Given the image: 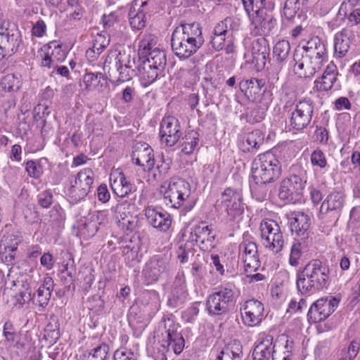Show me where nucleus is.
<instances>
[{
	"label": "nucleus",
	"instance_id": "1",
	"mask_svg": "<svg viewBox=\"0 0 360 360\" xmlns=\"http://www.w3.org/2000/svg\"><path fill=\"white\" fill-rule=\"evenodd\" d=\"M328 55L326 44L319 37L302 42L301 49L295 51L294 71L300 77L309 78L319 71Z\"/></svg>",
	"mask_w": 360,
	"mask_h": 360
},
{
	"label": "nucleus",
	"instance_id": "2",
	"mask_svg": "<svg viewBox=\"0 0 360 360\" xmlns=\"http://www.w3.org/2000/svg\"><path fill=\"white\" fill-rule=\"evenodd\" d=\"M205 43L202 27L199 22H185L172 32L171 46L174 54L181 60L194 55Z\"/></svg>",
	"mask_w": 360,
	"mask_h": 360
},
{
	"label": "nucleus",
	"instance_id": "3",
	"mask_svg": "<svg viewBox=\"0 0 360 360\" xmlns=\"http://www.w3.org/2000/svg\"><path fill=\"white\" fill-rule=\"evenodd\" d=\"M329 268L319 259L309 262L296 274V288L301 295L312 294L324 288L330 283Z\"/></svg>",
	"mask_w": 360,
	"mask_h": 360
},
{
	"label": "nucleus",
	"instance_id": "4",
	"mask_svg": "<svg viewBox=\"0 0 360 360\" xmlns=\"http://www.w3.org/2000/svg\"><path fill=\"white\" fill-rule=\"evenodd\" d=\"M179 328L172 314L162 317L157 333L158 346L156 347L157 352H154L155 360H167L166 354L169 351L171 345L176 354H179L183 351L185 341L181 333L178 331Z\"/></svg>",
	"mask_w": 360,
	"mask_h": 360
},
{
	"label": "nucleus",
	"instance_id": "5",
	"mask_svg": "<svg viewBox=\"0 0 360 360\" xmlns=\"http://www.w3.org/2000/svg\"><path fill=\"white\" fill-rule=\"evenodd\" d=\"M163 200L167 206L181 209L180 212L184 214L191 211L196 203V198L191 196L190 184L178 177L169 180Z\"/></svg>",
	"mask_w": 360,
	"mask_h": 360
},
{
	"label": "nucleus",
	"instance_id": "6",
	"mask_svg": "<svg viewBox=\"0 0 360 360\" xmlns=\"http://www.w3.org/2000/svg\"><path fill=\"white\" fill-rule=\"evenodd\" d=\"M307 181V171L300 166L292 167L290 174L281 182L279 199L286 204L301 203Z\"/></svg>",
	"mask_w": 360,
	"mask_h": 360
},
{
	"label": "nucleus",
	"instance_id": "7",
	"mask_svg": "<svg viewBox=\"0 0 360 360\" xmlns=\"http://www.w3.org/2000/svg\"><path fill=\"white\" fill-rule=\"evenodd\" d=\"M251 171L254 182L272 183L280 177L282 168L276 155L267 151L253 160Z\"/></svg>",
	"mask_w": 360,
	"mask_h": 360
},
{
	"label": "nucleus",
	"instance_id": "8",
	"mask_svg": "<svg viewBox=\"0 0 360 360\" xmlns=\"http://www.w3.org/2000/svg\"><path fill=\"white\" fill-rule=\"evenodd\" d=\"M235 293L228 288H221L210 295L206 300V309L212 316L227 314L235 304Z\"/></svg>",
	"mask_w": 360,
	"mask_h": 360
},
{
	"label": "nucleus",
	"instance_id": "9",
	"mask_svg": "<svg viewBox=\"0 0 360 360\" xmlns=\"http://www.w3.org/2000/svg\"><path fill=\"white\" fill-rule=\"evenodd\" d=\"M314 112V103L309 98H304L296 103L288 121L290 130L302 132L311 122Z\"/></svg>",
	"mask_w": 360,
	"mask_h": 360
},
{
	"label": "nucleus",
	"instance_id": "10",
	"mask_svg": "<svg viewBox=\"0 0 360 360\" xmlns=\"http://www.w3.org/2000/svg\"><path fill=\"white\" fill-rule=\"evenodd\" d=\"M22 43L21 33L14 25H0V60L13 55Z\"/></svg>",
	"mask_w": 360,
	"mask_h": 360
},
{
	"label": "nucleus",
	"instance_id": "11",
	"mask_svg": "<svg viewBox=\"0 0 360 360\" xmlns=\"http://www.w3.org/2000/svg\"><path fill=\"white\" fill-rule=\"evenodd\" d=\"M340 300L335 297L321 298L310 307L307 317L309 322L318 323L326 319L338 307Z\"/></svg>",
	"mask_w": 360,
	"mask_h": 360
},
{
	"label": "nucleus",
	"instance_id": "12",
	"mask_svg": "<svg viewBox=\"0 0 360 360\" xmlns=\"http://www.w3.org/2000/svg\"><path fill=\"white\" fill-rule=\"evenodd\" d=\"M94 173L91 168H85L77 174L69 188V194L75 200L84 198L89 192L94 183Z\"/></svg>",
	"mask_w": 360,
	"mask_h": 360
},
{
	"label": "nucleus",
	"instance_id": "13",
	"mask_svg": "<svg viewBox=\"0 0 360 360\" xmlns=\"http://www.w3.org/2000/svg\"><path fill=\"white\" fill-rule=\"evenodd\" d=\"M215 238L216 233L212 226L207 224L206 222L201 221L191 228V240L198 243L202 251H209L215 247Z\"/></svg>",
	"mask_w": 360,
	"mask_h": 360
},
{
	"label": "nucleus",
	"instance_id": "14",
	"mask_svg": "<svg viewBox=\"0 0 360 360\" xmlns=\"http://www.w3.org/2000/svg\"><path fill=\"white\" fill-rule=\"evenodd\" d=\"M182 136L179 121L173 116L164 117L160 123V136L162 143L174 146Z\"/></svg>",
	"mask_w": 360,
	"mask_h": 360
},
{
	"label": "nucleus",
	"instance_id": "15",
	"mask_svg": "<svg viewBox=\"0 0 360 360\" xmlns=\"http://www.w3.org/2000/svg\"><path fill=\"white\" fill-rule=\"evenodd\" d=\"M221 205L225 209L231 219L240 215L244 210L243 196L237 190L227 188L221 193Z\"/></svg>",
	"mask_w": 360,
	"mask_h": 360
},
{
	"label": "nucleus",
	"instance_id": "16",
	"mask_svg": "<svg viewBox=\"0 0 360 360\" xmlns=\"http://www.w3.org/2000/svg\"><path fill=\"white\" fill-rule=\"evenodd\" d=\"M288 224L292 236L307 240L311 225V217L302 212H292L288 217Z\"/></svg>",
	"mask_w": 360,
	"mask_h": 360
},
{
	"label": "nucleus",
	"instance_id": "17",
	"mask_svg": "<svg viewBox=\"0 0 360 360\" xmlns=\"http://www.w3.org/2000/svg\"><path fill=\"white\" fill-rule=\"evenodd\" d=\"M172 269L168 259L161 256L153 257L143 269V274L148 283L156 282L160 276L169 272Z\"/></svg>",
	"mask_w": 360,
	"mask_h": 360
},
{
	"label": "nucleus",
	"instance_id": "18",
	"mask_svg": "<svg viewBox=\"0 0 360 360\" xmlns=\"http://www.w3.org/2000/svg\"><path fill=\"white\" fill-rule=\"evenodd\" d=\"M133 162L141 167L144 171L150 172L155 165L153 150L146 143H138L134 146L131 153Z\"/></svg>",
	"mask_w": 360,
	"mask_h": 360
},
{
	"label": "nucleus",
	"instance_id": "19",
	"mask_svg": "<svg viewBox=\"0 0 360 360\" xmlns=\"http://www.w3.org/2000/svg\"><path fill=\"white\" fill-rule=\"evenodd\" d=\"M239 248L245 271H256L260 266L257 244L252 241L245 240L240 245Z\"/></svg>",
	"mask_w": 360,
	"mask_h": 360
},
{
	"label": "nucleus",
	"instance_id": "20",
	"mask_svg": "<svg viewBox=\"0 0 360 360\" xmlns=\"http://www.w3.org/2000/svg\"><path fill=\"white\" fill-rule=\"evenodd\" d=\"M263 312V304L255 299L246 301L243 307L240 309L244 324L250 327L255 326L262 321Z\"/></svg>",
	"mask_w": 360,
	"mask_h": 360
},
{
	"label": "nucleus",
	"instance_id": "21",
	"mask_svg": "<svg viewBox=\"0 0 360 360\" xmlns=\"http://www.w3.org/2000/svg\"><path fill=\"white\" fill-rule=\"evenodd\" d=\"M275 352L274 337L270 334H260L255 343L253 360H271Z\"/></svg>",
	"mask_w": 360,
	"mask_h": 360
},
{
	"label": "nucleus",
	"instance_id": "22",
	"mask_svg": "<svg viewBox=\"0 0 360 360\" xmlns=\"http://www.w3.org/2000/svg\"><path fill=\"white\" fill-rule=\"evenodd\" d=\"M113 55L108 56L105 58L103 68L107 70L110 77L116 78L118 82H124L131 80L137 75V69L129 67H120L118 64L112 63Z\"/></svg>",
	"mask_w": 360,
	"mask_h": 360
},
{
	"label": "nucleus",
	"instance_id": "23",
	"mask_svg": "<svg viewBox=\"0 0 360 360\" xmlns=\"http://www.w3.org/2000/svg\"><path fill=\"white\" fill-rule=\"evenodd\" d=\"M240 89L245 92V96L252 102H261L262 96L266 90L265 81L262 79L252 78L241 81Z\"/></svg>",
	"mask_w": 360,
	"mask_h": 360
},
{
	"label": "nucleus",
	"instance_id": "24",
	"mask_svg": "<svg viewBox=\"0 0 360 360\" xmlns=\"http://www.w3.org/2000/svg\"><path fill=\"white\" fill-rule=\"evenodd\" d=\"M145 215L148 223L159 231L165 232L169 229L172 224V217L169 214L152 206L146 209Z\"/></svg>",
	"mask_w": 360,
	"mask_h": 360
},
{
	"label": "nucleus",
	"instance_id": "25",
	"mask_svg": "<svg viewBox=\"0 0 360 360\" xmlns=\"http://www.w3.org/2000/svg\"><path fill=\"white\" fill-rule=\"evenodd\" d=\"M46 66L49 68H53V70L49 72L51 78L55 77L56 75H60L62 77H68L70 75V71L68 67L64 65H55L56 60H61L64 58V53H61L60 47H56L54 50H52L50 53L49 50L51 49L50 44H46Z\"/></svg>",
	"mask_w": 360,
	"mask_h": 360
},
{
	"label": "nucleus",
	"instance_id": "26",
	"mask_svg": "<svg viewBox=\"0 0 360 360\" xmlns=\"http://www.w3.org/2000/svg\"><path fill=\"white\" fill-rule=\"evenodd\" d=\"M272 11H263L255 13L256 16L252 20L254 25L253 32L260 36L268 34L276 25V19L271 14Z\"/></svg>",
	"mask_w": 360,
	"mask_h": 360
},
{
	"label": "nucleus",
	"instance_id": "27",
	"mask_svg": "<svg viewBox=\"0 0 360 360\" xmlns=\"http://www.w3.org/2000/svg\"><path fill=\"white\" fill-rule=\"evenodd\" d=\"M18 243L12 236H5L0 241V258L7 265L13 264L17 253Z\"/></svg>",
	"mask_w": 360,
	"mask_h": 360
},
{
	"label": "nucleus",
	"instance_id": "28",
	"mask_svg": "<svg viewBox=\"0 0 360 360\" xmlns=\"http://www.w3.org/2000/svg\"><path fill=\"white\" fill-rule=\"evenodd\" d=\"M345 195L341 191H332L321 203V214H327L329 212L339 213L345 204Z\"/></svg>",
	"mask_w": 360,
	"mask_h": 360
},
{
	"label": "nucleus",
	"instance_id": "29",
	"mask_svg": "<svg viewBox=\"0 0 360 360\" xmlns=\"http://www.w3.org/2000/svg\"><path fill=\"white\" fill-rule=\"evenodd\" d=\"M354 34L349 29H342L334 37L335 54L341 58L348 52Z\"/></svg>",
	"mask_w": 360,
	"mask_h": 360
},
{
	"label": "nucleus",
	"instance_id": "30",
	"mask_svg": "<svg viewBox=\"0 0 360 360\" xmlns=\"http://www.w3.org/2000/svg\"><path fill=\"white\" fill-rule=\"evenodd\" d=\"M110 186L114 193L118 197L123 198L132 192L134 186L128 181L123 172L110 177Z\"/></svg>",
	"mask_w": 360,
	"mask_h": 360
},
{
	"label": "nucleus",
	"instance_id": "31",
	"mask_svg": "<svg viewBox=\"0 0 360 360\" xmlns=\"http://www.w3.org/2000/svg\"><path fill=\"white\" fill-rule=\"evenodd\" d=\"M163 71L164 70L159 69L158 66L152 65L145 60L143 61L141 65H139L137 68V74L139 73L141 75L145 86L154 82Z\"/></svg>",
	"mask_w": 360,
	"mask_h": 360
},
{
	"label": "nucleus",
	"instance_id": "32",
	"mask_svg": "<svg viewBox=\"0 0 360 360\" xmlns=\"http://www.w3.org/2000/svg\"><path fill=\"white\" fill-rule=\"evenodd\" d=\"M251 51L257 62L261 60L265 61L269 58L270 47L268 41L262 36L255 39L251 42Z\"/></svg>",
	"mask_w": 360,
	"mask_h": 360
},
{
	"label": "nucleus",
	"instance_id": "33",
	"mask_svg": "<svg viewBox=\"0 0 360 360\" xmlns=\"http://www.w3.org/2000/svg\"><path fill=\"white\" fill-rule=\"evenodd\" d=\"M268 108L267 102H257L254 107L248 108L245 111L246 121L250 124L262 122L265 117Z\"/></svg>",
	"mask_w": 360,
	"mask_h": 360
},
{
	"label": "nucleus",
	"instance_id": "34",
	"mask_svg": "<svg viewBox=\"0 0 360 360\" xmlns=\"http://www.w3.org/2000/svg\"><path fill=\"white\" fill-rule=\"evenodd\" d=\"M83 82L85 85L84 90L89 91L96 89L101 91L107 84L106 78L101 72H89L83 77Z\"/></svg>",
	"mask_w": 360,
	"mask_h": 360
},
{
	"label": "nucleus",
	"instance_id": "35",
	"mask_svg": "<svg viewBox=\"0 0 360 360\" xmlns=\"http://www.w3.org/2000/svg\"><path fill=\"white\" fill-rule=\"evenodd\" d=\"M245 11L249 16L252 12L257 13L263 11H273L274 8V3L271 0H241Z\"/></svg>",
	"mask_w": 360,
	"mask_h": 360
},
{
	"label": "nucleus",
	"instance_id": "36",
	"mask_svg": "<svg viewBox=\"0 0 360 360\" xmlns=\"http://www.w3.org/2000/svg\"><path fill=\"white\" fill-rule=\"evenodd\" d=\"M136 53L129 47L127 49L120 51L115 55H113L112 63H117L120 67L129 66L138 68L139 65L136 64Z\"/></svg>",
	"mask_w": 360,
	"mask_h": 360
},
{
	"label": "nucleus",
	"instance_id": "37",
	"mask_svg": "<svg viewBox=\"0 0 360 360\" xmlns=\"http://www.w3.org/2000/svg\"><path fill=\"white\" fill-rule=\"evenodd\" d=\"M136 53L129 47L127 49L120 51L115 55H113L112 63H117L120 67L129 66L138 68L139 65L136 64Z\"/></svg>",
	"mask_w": 360,
	"mask_h": 360
},
{
	"label": "nucleus",
	"instance_id": "38",
	"mask_svg": "<svg viewBox=\"0 0 360 360\" xmlns=\"http://www.w3.org/2000/svg\"><path fill=\"white\" fill-rule=\"evenodd\" d=\"M304 0H286L283 7V15L289 20L295 22L302 16L301 8Z\"/></svg>",
	"mask_w": 360,
	"mask_h": 360
},
{
	"label": "nucleus",
	"instance_id": "39",
	"mask_svg": "<svg viewBox=\"0 0 360 360\" xmlns=\"http://www.w3.org/2000/svg\"><path fill=\"white\" fill-rule=\"evenodd\" d=\"M22 85L20 76L10 73L4 75L0 79V91L13 93L18 91Z\"/></svg>",
	"mask_w": 360,
	"mask_h": 360
},
{
	"label": "nucleus",
	"instance_id": "40",
	"mask_svg": "<svg viewBox=\"0 0 360 360\" xmlns=\"http://www.w3.org/2000/svg\"><path fill=\"white\" fill-rule=\"evenodd\" d=\"M240 24L238 20L226 18L220 21L214 28L213 34L232 37L233 31L238 30Z\"/></svg>",
	"mask_w": 360,
	"mask_h": 360
},
{
	"label": "nucleus",
	"instance_id": "41",
	"mask_svg": "<svg viewBox=\"0 0 360 360\" xmlns=\"http://www.w3.org/2000/svg\"><path fill=\"white\" fill-rule=\"evenodd\" d=\"M264 142V136L259 130L253 131L247 134L240 145V149L244 152H250L258 149Z\"/></svg>",
	"mask_w": 360,
	"mask_h": 360
},
{
	"label": "nucleus",
	"instance_id": "42",
	"mask_svg": "<svg viewBox=\"0 0 360 360\" xmlns=\"http://www.w3.org/2000/svg\"><path fill=\"white\" fill-rule=\"evenodd\" d=\"M180 141L181 152L185 155L192 154L198 145L199 134L197 131L191 130L185 134Z\"/></svg>",
	"mask_w": 360,
	"mask_h": 360
},
{
	"label": "nucleus",
	"instance_id": "43",
	"mask_svg": "<svg viewBox=\"0 0 360 360\" xmlns=\"http://www.w3.org/2000/svg\"><path fill=\"white\" fill-rule=\"evenodd\" d=\"M109 352L110 347L108 344L100 343L84 354L83 360H107Z\"/></svg>",
	"mask_w": 360,
	"mask_h": 360
},
{
	"label": "nucleus",
	"instance_id": "44",
	"mask_svg": "<svg viewBox=\"0 0 360 360\" xmlns=\"http://www.w3.org/2000/svg\"><path fill=\"white\" fill-rule=\"evenodd\" d=\"M262 243L265 248L269 250L273 254L276 255L281 252L283 248L285 240L283 233L271 236L262 240Z\"/></svg>",
	"mask_w": 360,
	"mask_h": 360
},
{
	"label": "nucleus",
	"instance_id": "45",
	"mask_svg": "<svg viewBox=\"0 0 360 360\" xmlns=\"http://www.w3.org/2000/svg\"><path fill=\"white\" fill-rule=\"evenodd\" d=\"M307 247V240L295 239L290 249L289 258V264L291 266H297L299 265V259L302 255L303 250Z\"/></svg>",
	"mask_w": 360,
	"mask_h": 360
},
{
	"label": "nucleus",
	"instance_id": "46",
	"mask_svg": "<svg viewBox=\"0 0 360 360\" xmlns=\"http://www.w3.org/2000/svg\"><path fill=\"white\" fill-rule=\"evenodd\" d=\"M219 355L231 358L242 359L243 353L241 342L238 340H231L224 346Z\"/></svg>",
	"mask_w": 360,
	"mask_h": 360
},
{
	"label": "nucleus",
	"instance_id": "47",
	"mask_svg": "<svg viewBox=\"0 0 360 360\" xmlns=\"http://www.w3.org/2000/svg\"><path fill=\"white\" fill-rule=\"evenodd\" d=\"M187 296V289H184V288H178L172 287L167 301V304L172 308L178 307L184 303Z\"/></svg>",
	"mask_w": 360,
	"mask_h": 360
},
{
	"label": "nucleus",
	"instance_id": "48",
	"mask_svg": "<svg viewBox=\"0 0 360 360\" xmlns=\"http://www.w3.org/2000/svg\"><path fill=\"white\" fill-rule=\"evenodd\" d=\"M146 56V59L144 60L147 63L152 65L158 66L159 69L165 70L167 58L165 52L159 49L155 48L153 51H149Z\"/></svg>",
	"mask_w": 360,
	"mask_h": 360
},
{
	"label": "nucleus",
	"instance_id": "49",
	"mask_svg": "<svg viewBox=\"0 0 360 360\" xmlns=\"http://www.w3.org/2000/svg\"><path fill=\"white\" fill-rule=\"evenodd\" d=\"M259 229L262 240H265L268 236L270 237L282 232L281 227L276 221L267 219L262 221Z\"/></svg>",
	"mask_w": 360,
	"mask_h": 360
},
{
	"label": "nucleus",
	"instance_id": "50",
	"mask_svg": "<svg viewBox=\"0 0 360 360\" xmlns=\"http://www.w3.org/2000/svg\"><path fill=\"white\" fill-rule=\"evenodd\" d=\"M60 338L59 323L56 316H51L46 323V341L53 345Z\"/></svg>",
	"mask_w": 360,
	"mask_h": 360
},
{
	"label": "nucleus",
	"instance_id": "51",
	"mask_svg": "<svg viewBox=\"0 0 360 360\" xmlns=\"http://www.w3.org/2000/svg\"><path fill=\"white\" fill-rule=\"evenodd\" d=\"M290 50V43L286 40H281L275 44L273 54L278 62L282 63L288 58Z\"/></svg>",
	"mask_w": 360,
	"mask_h": 360
},
{
	"label": "nucleus",
	"instance_id": "52",
	"mask_svg": "<svg viewBox=\"0 0 360 360\" xmlns=\"http://www.w3.org/2000/svg\"><path fill=\"white\" fill-rule=\"evenodd\" d=\"M129 20L131 27L135 30H141L146 25V14L143 11H137L136 9H130Z\"/></svg>",
	"mask_w": 360,
	"mask_h": 360
},
{
	"label": "nucleus",
	"instance_id": "53",
	"mask_svg": "<svg viewBox=\"0 0 360 360\" xmlns=\"http://www.w3.org/2000/svg\"><path fill=\"white\" fill-rule=\"evenodd\" d=\"M49 223L53 228L61 226L65 217L62 208L58 204L54 205L49 211Z\"/></svg>",
	"mask_w": 360,
	"mask_h": 360
},
{
	"label": "nucleus",
	"instance_id": "54",
	"mask_svg": "<svg viewBox=\"0 0 360 360\" xmlns=\"http://www.w3.org/2000/svg\"><path fill=\"white\" fill-rule=\"evenodd\" d=\"M127 319L129 324L133 327H139V324H141L140 327H143L146 325L143 322V317L141 310L138 306L134 305L129 308Z\"/></svg>",
	"mask_w": 360,
	"mask_h": 360
},
{
	"label": "nucleus",
	"instance_id": "55",
	"mask_svg": "<svg viewBox=\"0 0 360 360\" xmlns=\"http://www.w3.org/2000/svg\"><path fill=\"white\" fill-rule=\"evenodd\" d=\"M269 183L254 182L250 185L251 195L257 201L262 202L266 200L268 193L266 185Z\"/></svg>",
	"mask_w": 360,
	"mask_h": 360
},
{
	"label": "nucleus",
	"instance_id": "56",
	"mask_svg": "<svg viewBox=\"0 0 360 360\" xmlns=\"http://www.w3.org/2000/svg\"><path fill=\"white\" fill-rule=\"evenodd\" d=\"M337 80L335 75H323L315 81V86L319 91H329Z\"/></svg>",
	"mask_w": 360,
	"mask_h": 360
},
{
	"label": "nucleus",
	"instance_id": "57",
	"mask_svg": "<svg viewBox=\"0 0 360 360\" xmlns=\"http://www.w3.org/2000/svg\"><path fill=\"white\" fill-rule=\"evenodd\" d=\"M311 164L321 169L328 167V162L325 153L319 148L314 150L311 154Z\"/></svg>",
	"mask_w": 360,
	"mask_h": 360
},
{
	"label": "nucleus",
	"instance_id": "58",
	"mask_svg": "<svg viewBox=\"0 0 360 360\" xmlns=\"http://www.w3.org/2000/svg\"><path fill=\"white\" fill-rule=\"evenodd\" d=\"M156 39L152 35L146 36L139 42V51L142 55L147 56L149 51H153L156 45Z\"/></svg>",
	"mask_w": 360,
	"mask_h": 360
},
{
	"label": "nucleus",
	"instance_id": "59",
	"mask_svg": "<svg viewBox=\"0 0 360 360\" xmlns=\"http://www.w3.org/2000/svg\"><path fill=\"white\" fill-rule=\"evenodd\" d=\"M342 12L344 16L347 17L349 22L352 25L360 23V8H355L347 14V4L342 2L339 10V13L341 15Z\"/></svg>",
	"mask_w": 360,
	"mask_h": 360
},
{
	"label": "nucleus",
	"instance_id": "60",
	"mask_svg": "<svg viewBox=\"0 0 360 360\" xmlns=\"http://www.w3.org/2000/svg\"><path fill=\"white\" fill-rule=\"evenodd\" d=\"M200 302H194L191 307L184 310L181 318L187 323H193L199 314Z\"/></svg>",
	"mask_w": 360,
	"mask_h": 360
},
{
	"label": "nucleus",
	"instance_id": "61",
	"mask_svg": "<svg viewBox=\"0 0 360 360\" xmlns=\"http://www.w3.org/2000/svg\"><path fill=\"white\" fill-rule=\"evenodd\" d=\"M25 169L30 176L36 179L39 178L43 174L42 166L32 160L27 162Z\"/></svg>",
	"mask_w": 360,
	"mask_h": 360
},
{
	"label": "nucleus",
	"instance_id": "62",
	"mask_svg": "<svg viewBox=\"0 0 360 360\" xmlns=\"http://www.w3.org/2000/svg\"><path fill=\"white\" fill-rule=\"evenodd\" d=\"M153 6V0H134L132 9H136L137 11H143L147 14Z\"/></svg>",
	"mask_w": 360,
	"mask_h": 360
},
{
	"label": "nucleus",
	"instance_id": "63",
	"mask_svg": "<svg viewBox=\"0 0 360 360\" xmlns=\"http://www.w3.org/2000/svg\"><path fill=\"white\" fill-rule=\"evenodd\" d=\"M230 37L223 35H214L212 37L211 44L214 49L220 51L225 46V44Z\"/></svg>",
	"mask_w": 360,
	"mask_h": 360
},
{
	"label": "nucleus",
	"instance_id": "64",
	"mask_svg": "<svg viewBox=\"0 0 360 360\" xmlns=\"http://www.w3.org/2000/svg\"><path fill=\"white\" fill-rule=\"evenodd\" d=\"M114 360H136L134 352L129 350L117 349L113 356Z\"/></svg>",
	"mask_w": 360,
	"mask_h": 360
}]
</instances>
